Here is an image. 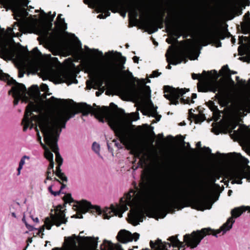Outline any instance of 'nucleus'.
Listing matches in <instances>:
<instances>
[{"label":"nucleus","instance_id":"1","mask_svg":"<svg viewBox=\"0 0 250 250\" xmlns=\"http://www.w3.org/2000/svg\"><path fill=\"white\" fill-rule=\"evenodd\" d=\"M94 108L86 103L79 104L75 110L67 111L59 113L56 115L44 114L40 119V128L43 133L44 140L51 150L55 153L56 161L58 165H62L63 159L61 157L57 144L60 134L62 128L65 127L66 122L78 113H82L83 116L89 114L94 115L100 122L104 123V118H109L110 108L108 106H97L93 104Z\"/></svg>","mask_w":250,"mask_h":250},{"label":"nucleus","instance_id":"30","mask_svg":"<svg viewBox=\"0 0 250 250\" xmlns=\"http://www.w3.org/2000/svg\"><path fill=\"white\" fill-rule=\"evenodd\" d=\"M61 16L62 14H60L57 17V19L60 20L61 22L59 25V28L62 31H64L67 29V24L65 23L64 19L63 18H61Z\"/></svg>","mask_w":250,"mask_h":250},{"label":"nucleus","instance_id":"43","mask_svg":"<svg viewBox=\"0 0 250 250\" xmlns=\"http://www.w3.org/2000/svg\"><path fill=\"white\" fill-rule=\"evenodd\" d=\"M237 73L236 71H234L233 70H230V72H229V74L226 75V77L230 81V82L234 84V82L232 80L231 78V75L232 74H235Z\"/></svg>","mask_w":250,"mask_h":250},{"label":"nucleus","instance_id":"60","mask_svg":"<svg viewBox=\"0 0 250 250\" xmlns=\"http://www.w3.org/2000/svg\"><path fill=\"white\" fill-rule=\"evenodd\" d=\"M236 80L239 83L242 84V85H243L244 86H246V81L245 80H241L240 81H239V77L236 76Z\"/></svg>","mask_w":250,"mask_h":250},{"label":"nucleus","instance_id":"51","mask_svg":"<svg viewBox=\"0 0 250 250\" xmlns=\"http://www.w3.org/2000/svg\"><path fill=\"white\" fill-rule=\"evenodd\" d=\"M161 74V72H159L157 70L153 71L152 74L150 75V78L157 77Z\"/></svg>","mask_w":250,"mask_h":250},{"label":"nucleus","instance_id":"52","mask_svg":"<svg viewBox=\"0 0 250 250\" xmlns=\"http://www.w3.org/2000/svg\"><path fill=\"white\" fill-rule=\"evenodd\" d=\"M62 165H57V166L56 167V170L54 171V174H55L56 175H58L59 174L62 173V170L61 169V167Z\"/></svg>","mask_w":250,"mask_h":250},{"label":"nucleus","instance_id":"63","mask_svg":"<svg viewBox=\"0 0 250 250\" xmlns=\"http://www.w3.org/2000/svg\"><path fill=\"white\" fill-rule=\"evenodd\" d=\"M18 204L17 205H16V204H14V205H11L10 207V211H14L15 210V208L16 207H18Z\"/></svg>","mask_w":250,"mask_h":250},{"label":"nucleus","instance_id":"34","mask_svg":"<svg viewBox=\"0 0 250 250\" xmlns=\"http://www.w3.org/2000/svg\"><path fill=\"white\" fill-rule=\"evenodd\" d=\"M110 107L114 108L115 110H117L118 114L119 115H125V113L124 109L121 108H118L117 105L114 104L113 103H111L109 105Z\"/></svg>","mask_w":250,"mask_h":250},{"label":"nucleus","instance_id":"35","mask_svg":"<svg viewBox=\"0 0 250 250\" xmlns=\"http://www.w3.org/2000/svg\"><path fill=\"white\" fill-rule=\"evenodd\" d=\"M156 108L157 107L151 110L150 115L153 117H155L157 121H159L161 118V115L158 114Z\"/></svg>","mask_w":250,"mask_h":250},{"label":"nucleus","instance_id":"42","mask_svg":"<svg viewBox=\"0 0 250 250\" xmlns=\"http://www.w3.org/2000/svg\"><path fill=\"white\" fill-rule=\"evenodd\" d=\"M86 48L91 52L94 53H97V54L101 57H103V53L102 51H99L98 49H90L88 47H86Z\"/></svg>","mask_w":250,"mask_h":250},{"label":"nucleus","instance_id":"55","mask_svg":"<svg viewBox=\"0 0 250 250\" xmlns=\"http://www.w3.org/2000/svg\"><path fill=\"white\" fill-rule=\"evenodd\" d=\"M210 182L213 184H214V185L216 187H219V185H217L215 183V182H216V178H215V177L214 176V175L213 174L210 177Z\"/></svg>","mask_w":250,"mask_h":250},{"label":"nucleus","instance_id":"11","mask_svg":"<svg viewBox=\"0 0 250 250\" xmlns=\"http://www.w3.org/2000/svg\"><path fill=\"white\" fill-rule=\"evenodd\" d=\"M164 97L170 102V104L177 105L179 104V100L186 92H188V88H174L169 85L164 86Z\"/></svg>","mask_w":250,"mask_h":250},{"label":"nucleus","instance_id":"9","mask_svg":"<svg viewBox=\"0 0 250 250\" xmlns=\"http://www.w3.org/2000/svg\"><path fill=\"white\" fill-rule=\"evenodd\" d=\"M63 207L59 205L56 209L58 212L55 214H51L50 217H46L44 221V225L48 230H50L53 225L60 227L62 224H66L67 222V218L65 217L64 210H62Z\"/></svg>","mask_w":250,"mask_h":250},{"label":"nucleus","instance_id":"31","mask_svg":"<svg viewBox=\"0 0 250 250\" xmlns=\"http://www.w3.org/2000/svg\"><path fill=\"white\" fill-rule=\"evenodd\" d=\"M116 55L117 59H118V61L122 64V67L121 69H123L125 68L123 64L125 63L126 61V58L125 57H124L122 55L121 53L116 52Z\"/></svg>","mask_w":250,"mask_h":250},{"label":"nucleus","instance_id":"49","mask_svg":"<svg viewBox=\"0 0 250 250\" xmlns=\"http://www.w3.org/2000/svg\"><path fill=\"white\" fill-rule=\"evenodd\" d=\"M54 165V163L53 160L50 161H49V166H48V168H48V170H52V176H53L54 172V170L53 169Z\"/></svg>","mask_w":250,"mask_h":250},{"label":"nucleus","instance_id":"33","mask_svg":"<svg viewBox=\"0 0 250 250\" xmlns=\"http://www.w3.org/2000/svg\"><path fill=\"white\" fill-rule=\"evenodd\" d=\"M61 102L62 104H65L67 102L66 100L64 99H60L55 98L53 96H52L50 99L48 100V102L52 103L54 104H58V102Z\"/></svg>","mask_w":250,"mask_h":250},{"label":"nucleus","instance_id":"54","mask_svg":"<svg viewBox=\"0 0 250 250\" xmlns=\"http://www.w3.org/2000/svg\"><path fill=\"white\" fill-rule=\"evenodd\" d=\"M191 76H192V78L193 80L199 79L202 77V75L200 74L192 73L191 75Z\"/></svg>","mask_w":250,"mask_h":250},{"label":"nucleus","instance_id":"16","mask_svg":"<svg viewBox=\"0 0 250 250\" xmlns=\"http://www.w3.org/2000/svg\"><path fill=\"white\" fill-rule=\"evenodd\" d=\"M140 237V234L137 232L132 234L130 231L122 229L120 230L116 237L118 241L122 243H126L131 242L133 240L135 241H137Z\"/></svg>","mask_w":250,"mask_h":250},{"label":"nucleus","instance_id":"17","mask_svg":"<svg viewBox=\"0 0 250 250\" xmlns=\"http://www.w3.org/2000/svg\"><path fill=\"white\" fill-rule=\"evenodd\" d=\"M119 7L125 12L123 16L128 11H132L134 13L135 17L137 16L138 5L134 0H127L124 2H119Z\"/></svg>","mask_w":250,"mask_h":250},{"label":"nucleus","instance_id":"8","mask_svg":"<svg viewBox=\"0 0 250 250\" xmlns=\"http://www.w3.org/2000/svg\"><path fill=\"white\" fill-rule=\"evenodd\" d=\"M28 0H2L3 7L6 11L11 10L14 13V18L19 21L25 10L24 7L27 6Z\"/></svg>","mask_w":250,"mask_h":250},{"label":"nucleus","instance_id":"25","mask_svg":"<svg viewBox=\"0 0 250 250\" xmlns=\"http://www.w3.org/2000/svg\"><path fill=\"white\" fill-rule=\"evenodd\" d=\"M207 38L209 39H216L217 40H224L226 36L222 31H218L216 33H209L207 35Z\"/></svg>","mask_w":250,"mask_h":250},{"label":"nucleus","instance_id":"40","mask_svg":"<svg viewBox=\"0 0 250 250\" xmlns=\"http://www.w3.org/2000/svg\"><path fill=\"white\" fill-rule=\"evenodd\" d=\"M52 186L53 185H51L50 186H49L48 187V191L50 192V193L51 194L55 196L59 195L61 194V191L60 190H58V191H54L52 190Z\"/></svg>","mask_w":250,"mask_h":250},{"label":"nucleus","instance_id":"61","mask_svg":"<svg viewBox=\"0 0 250 250\" xmlns=\"http://www.w3.org/2000/svg\"><path fill=\"white\" fill-rule=\"evenodd\" d=\"M35 130L36 131H37V136H38V137H37V140L38 141H39L40 142V144H41V143H42V141H41V136L39 134V130L37 128V126H36L35 127Z\"/></svg>","mask_w":250,"mask_h":250},{"label":"nucleus","instance_id":"46","mask_svg":"<svg viewBox=\"0 0 250 250\" xmlns=\"http://www.w3.org/2000/svg\"><path fill=\"white\" fill-rule=\"evenodd\" d=\"M52 172V170H48V168H47V170L46 173V180H53V178L52 177L53 176Z\"/></svg>","mask_w":250,"mask_h":250},{"label":"nucleus","instance_id":"10","mask_svg":"<svg viewBox=\"0 0 250 250\" xmlns=\"http://www.w3.org/2000/svg\"><path fill=\"white\" fill-rule=\"evenodd\" d=\"M123 73L125 74L126 77L128 79H131L134 80L133 84L135 85V81H137L140 82V84L143 88H140L139 89H137L136 88H134L132 89L130 91V95L134 98L136 99H140L142 97V92L143 90L145 91L146 95L148 96L149 97H150V93L151 90L149 86L146 85V81L145 79H142L140 80L138 78L134 77L132 73L130 72L128 70L126 71H123Z\"/></svg>","mask_w":250,"mask_h":250},{"label":"nucleus","instance_id":"12","mask_svg":"<svg viewBox=\"0 0 250 250\" xmlns=\"http://www.w3.org/2000/svg\"><path fill=\"white\" fill-rule=\"evenodd\" d=\"M77 203L78 206H74V207H76L78 209L77 214L73 216V217L76 218H83V214H85L87 212H91L93 214L97 213L99 215L102 213V211L99 206H93L90 202L86 200H83L79 202H77Z\"/></svg>","mask_w":250,"mask_h":250},{"label":"nucleus","instance_id":"19","mask_svg":"<svg viewBox=\"0 0 250 250\" xmlns=\"http://www.w3.org/2000/svg\"><path fill=\"white\" fill-rule=\"evenodd\" d=\"M129 223L134 226H137L140 222L143 221L145 217L144 212L142 210L135 209L131 211L130 215H128Z\"/></svg>","mask_w":250,"mask_h":250},{"label":"nucleus","instance_id":"28","mask_svg":"<svg viewBox=\"0 0 250 250\" xmlns=\"http://www.w3.org/2000/svg\"><path fill=\"white\" fill-rule=\"evenodd\" d=\"M190 118L194 120L195 124H200L205 120L204 115H196L194 113L190 115Z\"/></svg>","mask_w":250,"mask_h":250},{"label":"nucleus","instance_id":"64","mask_svg":"<svg viewBox=\"0 0 250 250\" xmlns=\"http://www.w3.org/2000/svg\"><path fill=\"white\" fill-rule=\"evenodd\" d=\"M185 100H186V104H190V103L193 104L194 103V101L193 100H190L189 97H188L187 99H186Z\"/></svg>","mask_w":250,"mask_h":250},{"label":"nucleus","instance_id":"23","mask_svg":"<svg viewBox=\"0 0 250 250\" xmlns=\"http://www.w3.org/2000/svg\"><path fill=\"white\" fill-rule=\"evenodd\" d=\"M226 155L230 161L235 163H244L247 164L249 162L248 160L243 157L240 153L235 152L229 153L226 154Z\"/></svg>","mask_w":250,"mask_h":250},{"label":"nucleus","instance_id":"29","mask_svg":"<svg viewBox=\"0 0 250 250\" xmlns=\"http://www.w3.org/2000/svg\"><path fill=\"white\" fill-rule=\"evenodd\" d=\"M42 13L43 14V16L42 17V20L44 22H47L48 21V19L46 16V13L43 11H42ZM55 15H56V13H55L54 14V15L50 17V19L49 21H48V22H49L48 24H49V28L50 29L52 28V21H53L54 18L55 17Z\"/></svg>","mask_w":250,"mask_h":250},{"label":"nucleus","instance_id":"2","mask_svg":"<svg viewBox=\"0 0 250 250\" xmlns=\"http://www.w3.org/2000/svg\"><path fill=\"white\" fill-rule=\"evenodd\" d=\"M170 194L164 190H157V195L164 197L163 205L153 207L150 210L152 214L160 218H164L168 213V211L173 209H181L193 205V208L203 211L205 209H210L211 204L208 195L203 190L202 193L195 197H190L187 193V190L184 188L180 183H177L171 188Z\"/></svg>","mask_w":250,"mask_h":250},{"label":"nucleus","instance_id":"62","mask_svg":"<svg viewBox=\"0 0 250 250\" xmlns=\"http://www.w3.org/2000/svg\"><path fill=\"white\" fill-rule=\"evenodd\" d=\"M246 5L245 3H243V1L241 0V2H239V5L237 7H241L242 10L245 9Z\"/></svg>","mask_w":250,"mask_h":250},{"label":"nucleus","instance_id":"27","mask_svg":"<svg viewBox=\"0 0 250 250\" xmlns=\"http://www.w3.org/2000/svg\"><path fill=\"white\" fill-rule=\"evenodd\" d=\"M63 200L64 201V204L62 205L63 207V208L65 207L66 204L67 203L71 204L72 203L76 202L77 203V201H75L71 196V194L70 193H67L63 197Z\"/></svg>","mask_w":250,"mask_h":250},{"label":"nucleus","instance_id":"22","mask_svg":"<svg viewBox=\"0 0 250 250\" xmlns=\"http://www.w3.org/2000/svg\"><path fill=\"white\" fill-rule=\"evenodd\" d=\"M164 19L163 16L158 17L155 19L153 21L147 23V27L149 28L148 33L151 34L157 32L158 28H162L163 27Z\"/></svg>","mask_w":250,"mask_h":250},{"label":"nucleus","instance_id":"56","mask_svg":"<svg viewBox=\"0 0 250 250\" xmlns=\"http://www.w3.org/2000/svg\"><path fill=\"white\" fill-rule=\"evenodd\" d=\"M242 106L245 108H248L250 107V101H244L242 104Z\"/></svg>","mask_w":250,"mask_h":250},{"label":"nucleus","instance_id":"53","mask_svg":"<svg viewBox=\"0 0 250 250\" xmlns=\"http://www.w3.org/2000/svg\"><path fill=\"white\" fill-rule=\"evenodd\" d=\"M41 88L42 91H44V92L48 91L49 90L47 85L45 83H42L41 84Z\"/></svg>","mask_w":250,"mask_h":250},{"label":"nucleus","instance_id":"6","mask_svg":"<svg viewBox=\"0 0 250 250\" xmlns=\"http://www.w3.org/2000/svg\"><path fill=\"white\" fill-rule=\"evenodd\" d=\"M207 73L209 79H213L215 82L208 83V92L216 93L214 97V100H218V103L222 106L229 105L230 103V95L226 88L222 86L216 80L219 77L217 72L215 70L208 71L207 72L204 70L203 74Z\"/></svg>","mask_w":250,"mask_h":250},{"label":"nucleus","instance_id":"36","mask_svg":"<svg viewBox=\"0 0 250 250\" xmlns=\"http://www.w3.org/2000/svg\"><path fill=\"white\" fill-rule=\"evenodd\" d=\"M197 88L199 92H208V83L198 85Z\"/></svg>","mask_w":250,"mask_h":250},{"label":"nucleus","instance_id":"45","mask_svg":"<svg viewBox=\"0 0 250 250\" xmlns=\"http://www.w3.org/2000/svg\"><path fill=\"white\" fill-rule=\"evenodd\" d=\"M92 149L96 152L99 153L100 151V145L96 142L92 144Z\"/></svg>","mask_w":250,"mask_h":250},{"label":"nucleus","instance_id":"44","mask_svg":"<svg viewBox=\"0 0 250 250\" xmlns=\"http://www.w3.org/2000/svg\"><path fill=\"white\" fill-rule=\"evenodd\" d=\"M58 177H59L62 181L63 182H67V178L65 176L64 173L62 172L58 175H56Z\"/></svg>","mask_w":250,"mask_h":250},{"label":"nucleus","instance_id":"37","mask_svg":"<svg viewBox=\"0 0 250 250\" xmlns=\"http://www.w3.org/2000/svg\"><path fill=\"white\" fill-rule=\"evenodd\" d=\"M10 78L8 74L3 73L2 70L0 69V80L8 81Z\"/></svg>","mask_w":250,"mask_h":250},{"label":"nucleus","instance_id":"18","mask_svg":"<svg viewBox=\"0 0 250 250\" xmlns=\"http://www.w3.org/2000/svg\"><path fill=\"white\" fill-rule=\"evenodd\" d=\"M56 83H67L68 85L72 83H77L78 81L75 77L67 72H60L55 76Z\"/></svg>","mask_w":250,"mask_h":250},{"label":"nucleus","instance_id":"3","mask_svg":"<svg viewBox=\"0 0 250 250\" xmlns=\"http://www.w3.org/2000/svg\"><path fill=\"white\" fill-rule=\"evenodd\" d=\"M7 83L9 85H13L11 90L8 92L9 95L12 94L14 100L13 104L14 105L18 104L20 100L22 99V102L28 103V105L26 107L24 117L22 120L21 125H23V131H26L28 127L30 129L33 128L34 126V124L33 123L34 121L37 120L40 126V119L44 114H43L40 116L35 115L33 114V112L39 113L40 108L39 106L32 101H29V98L28 96L30 97H36L40 96V89L37 85H33L29 88V91H27L25 85L21 83H17L16 80L13 78H10L7 81Z\"/></svg>","mask_w":250,"mask_h":250},{"label":"nucleus","instance_id":"21","mask_svg":"<svg viewBox=\"0 0 250 250\" xmlns=\"http://www.w3.org/2000/svg\"><path fill=\"white\" fill-rule=\"evenodd\" d=\"M228 175L230 179L233 180V184H241L242 180L245 177V172L243 169H234L229 171Z\"/></svg>","mask_w":250,"mask_h":250},{"label":"nucleus","instance_id":"5","mask_svg":"<svg viewBox=\"0 0 250 250\" xmlns=\"http://www.w3.org/2000/svg\"><path fill=\"white\" fill-rule=\"evenodd\" d=\"M141 194L140 191L136 192V190L130 189L124 197L120 199V205L119 206L115 207L112 205L111 208H106L104 209V218L109 219L113 215L118 216L120 218L122 217L123 213L128 210L127 206L132 207L136 204L140 198Z\"/></svg>","mask_w":250,"mask_h":250},{"label":"nucleus","instance_id":"50","mask_svg":"<svg viewBox=\"0 0 250 250\" xmlns=\"http://www.w3.org/2000/svg\"><path fill=\"white\" fill-rule=\"evenodd\" d=\"M32 53L35 56L41 55V52L39 50L37 47H35L32 51Z\"/></svg>","mask_w":250,"mask_h":250},{"label":"nucleus","instance_id":"47","mask_svg":"<svg viewBox=\"0 0 250 250\" xmlns=\"http://www.w3.org/2000/svg\"><path fill=\"white\" fill-rule=\"evenodd\" d=\"M22 222L25 224V225L27 229H28L30 231H32L34 229V228L32 226H31L29 225L26 221L25 217L23 216V217L22 219Z\"/></svg>","mask_w":250,"mask_h":250},{"label":"nucleus","instance_id":"14","mask_svg":"<svg viewBox=\"0 0 250 250\" xmlns=\"http://www.w3.org/2000/svg\"><path fill=\"white\" fill-rule=\"evenodd\" d=\"M166 57L167 62L168 63V64L166 66V68L167 69H171V66L170 64L176 65L178 64L181 63L182 62H184L186 63L187 62V57L185 54L183 52L177 53L176 52H172L170 56H169L168 54H166Z\"/></svg>","mask_w":250,"mask_h":250},{"label":"nucleus","instance_id":"26","mask_svg":"<svg viewBox=\"0 0 250 250\" xmlns=\"http://www.w3.org/2000/svg\"><path fill=\"white\" fill-rule=\"evenodd\" d=\"M41 146L44 149V157L49 161L53 160V154L50 150L43 143H41Z\"/></svg>","mask_w":250,"mask_h":250},{"label":"nucleus","instance_id":"59","mask_svg":"<svg viewBox=\"0 0 250 250\" xmlns=\"http://www.w3.org/2000/svg\"><path fill=\"white\" fill-rule=\"evenodd\" d=\"M93 82H90L89 81L86 82V88L88 89H91L92 88H93Z\"/></svg>","mask_w":250,"mask_h":250},{"label":"nucleus","instance_id":"20","mask_svg":"<svg viewBox=\"0 0 250 250\" xmlns=\"http://www.w3.org/2000/svg\"><path fill=\"white\" fill-rule=\"evenodd\" d=\"M85 4L91 3H98L100 7L104 10V17L106 18L110 16V13L109 11L108 8L112 5V0H96L93 1L91 0H83Z\"/></svg>","mask_w":250,"mask_h":250},{"label":"nucleus","instance_id":"13","mask_svg":"<svg viewBox=\"0 0 250 250\" xmlns=\"http://www.w3.org/2000/svg\"><path fill=\"white\" fill-rule=\"evenodd\" d=\"M121 77V71H118L116 69H113L106 73H103L99 78L94 79L92 81L93 83V88L99 89L104 84V80H109L110 79H114Z\"/></svg>","mask_w":250,"mask_h":250},{"label":"nucleus","instance_id":"58","mask_svg":"<svg viewBox=\"0 0 250 250\" xmlns=\"http://www.w3.org/2000/svg\"><path fill=\"white\" fill-rule=\"evenodd\" d=\"M235 11L237 16L241 15L242 14V8L241 7H235Z\"/></svg>","mask_w":250,"mask_h":250},{"label":"nucleus","instance_id":"38","mask_svg":"<svg viewBox=\"0 0 250 250\" xmlns=\"http://www.w3.org/2000/svg\"><path fill=\"white\" fill-rule=\"evenodd\" d=\"M209 109L213 112H219V110L217 106L214 104V103L212 101H209L208 103Z\"/></svg>","mask_w":250,"mask_h":250},{"label":"nucleus","instance_id":"41","mask_svg":"<svg viewBox=\"0 0 250 250\" xmlns=\"http://www.w3.org/2000/svg\"><path fill=\"white\" fill-rule=\"evenodd\" d=\"M221 70L223 72V75L226 77V75L229 74V72H230V70L229 69V66L227 64L224 65L221 69Z\"/></svg>","mask_w":250,"mask_h":250},{"label":"nucleus","instance_id":"24","mask_svg":"<svg viewBox=\"0 0 250 250\" xmlns=\"http://www.w3.org/2000/svg\"><path fill=\"white\" fill-rule=\"evenodd\" d=\"M150 180V173L148 171H143L141 175L142 181L139 183V186L143 191L146 189L148 183Z\"/></svg>","mask_w":250,"mask_h":250},{"label":"nucleus","instance_id":"57","mask_svg":"<svg viewBox=\"0 0 250 250\" xmlns=\"http://www.w3.org/2000/svg\"><path fill=\"white\" fill-rule=\"evenodd\" d=\"M204 150H205V152L208 154H210L212 156H214L213 153H211V150L209 147H204Z\"/></svg>","mask_w":250,"mask_h":250},{"label":"nucleus","instance_id":"4","mask_svg":"<svg viewBox=\"0 0 250 250\" xmlns=\"http://www.w3.org/2000/svg\"><path fill=\"white\" fill-rule=\"evenodd\" d=\"M249 208V207L246 208L241 207L235 208L231 211V216L227 220L221 228L215 230L210 228H203L201 230L193 231L191 233L186 234L183 237V242H179L177 239L176 240L177 243L180 244L182 247L184 245H187V247L190 249L196 248L200 243L201 240L207 235L212 234L213 236H217L218 234L223 231V234L227 231L229 230L232 228V225L235 222L234 218H236L239 217L244 212Z\"/></svg>","mask_w":250,"mask_h":250},{"label":"nucleus","instance_id":"39","mask_svg":"<svg viewBox=\"0 0 250 250\" xmlns=\"http://www.w3.org/2000/svg\"><path fill=\"white\" fill-rule=\"evenodd\" d=\"M242 33L244 34H247L250 32V25L249 24H246L244 25H242Z\"/></svg>","mask_w":250,"mask_h":250},{"label":"nucleus","instance_id":"7","mask_svg":"<svg viewBox=\"0 0 250 250\" xmlns=\"http://www.w3.org/2000/svg\"><path fill=\"white\" fill-rule=\"evenodd\" d=\"M108 125L120 141V143H119L116 140H113L115 145L118 148H121L122 143L127 149H131L134 145L132 138L127 129L123 127L116 120L113 118L109 120Z\"/></svg>","mask_w":250,"mask_h":250},{"label":"nucleus","instance_id":"32","mask_svg":"<svg viewBox=\"0 0 250 250\" xmlns=\"http://www.w3.org/2000/svg\"><path fill=\"white\" fill-rule=\"evenodd\" d=\"M0 50L4 54H8L10 52L7 44L4 42L0 43Z\"/></svg>","mask_w":250,"mask_h":250},{"label":"nucleus","instance_id":"48","mask_svg":"<svg viewBox=\"0 0 250 250\" xmlns=\"http://www.w3.org/2000/svg\"><path fill=\"white\" fill-rule=\"evenodd\" d=\"M25 159H29V157L24 155L21 158V160L20 161L19 165L20 166V168H21V167H22L24 165Z\"/></svg>","mask_w":250,"mask_h":250},{"label":"nucleus","instance_id":"15","mask_svg":"<svg viewBox=\"0 0 250 250\" xmlns=\"http://www.w3.org/2000/svg\"><path fill=\"white\" fill-rule=\"evenodd\" d=\"M166 27L167 30L173 31L174 35L178 38L181 36L184 38H186L188 36L189 32V27L187 25H183L178 28H175L174 24L170 21H167L166 22Z\"/></svg>","mask_w":250,"mask_h":250}]
</instances>
